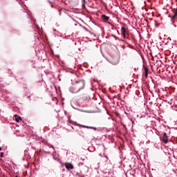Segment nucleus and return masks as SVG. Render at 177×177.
<instances>
[{"label":"nucleus","instance_id":"nucleus-4","mask_svg":"<svg viewBox=\"0 0 177 177\" xmlns=\"http://www.w3.org/2000/svg\"><path fill=\"white\" fill-rule=\"evenodd\" d=\"M79 127H81L82 128H86V129H93L94 131H97V129L96 127H88L82 124H80Z\"/></svg>","mask_w":177,"mask_h":177},{"label":"nucleus","instance_id":"nucleus-21","mask_svg":"<svg viewBox=\"0 0 177 177\" xmlns=\"http://www.w3.org/2000/svg\"><path fill=\"white\" fill-rule=\"evenodd\" d=\"M75 88H73L72 91H74Z\"/></svg>","mask_w":177,"mask_h":177},{"label":"nucleus","instance_id":"nucleus-12","mask_svg":"<svg viewBox=\"0 0 177 177\" xmlns=\"http://www.w3.org/2000/svg\"><path fill=\"white\" fill-rule=\"evenodd\" d=\"M104 157H105V158L106 159V161H107V160H109V157L106 155H104Z\"/></svg>","mask_w":177,"mask_h":177},{"label":"nucleus","instance_id":"nucleus-20","mask_svg":"<svg viewBox=\"0 0 177 177\" xmlns=\"http://www.w3.org/2000/svg\"><path fill=\"white\" fill-rule=\"evenodd\" d=\"M117 63H118V62L114 63L113 64H117Z\"/></svg>","mask_w":177,"mask_h":177},{"label":"nucleus","instance_id":"nucleus-8","mask_svg":"<svg viewBox=\"0 0 177 177\" xmlns=\"http://www.w3.org/2000/svg\"><path fill=\"white\" fill-rule=\"evenodd\" d=\"M67 169H74V165L71 163H67Z\"/></svg>","mask_w":177,"mask_h":177},{"label":"nucleus","instance_id":"nucleus-3","mask_svg":"<svg viewBox=\"0 0 177 177\" xmlns=\"http://www.w3.org/2000/svg\"><path fill=\"white\" fill-rule=\"evenodd\" d=\"M162 142L163 143H165V145H167V143H168L169 140H168V135L167 134V133H164L163 136H162Z\"/></svg>","mask_w":177,"mask_h":177},{"label":"nucleus","instance_id":"nucleus-5","mask_svg":"<svg viewBox=\"0 0 177 177\" xmlns=\"http://www.w3.org/2000/svg\"><path fill=\"white\" fill-rule=\"evenodd\" d=\"M143 67H144V71H145L144 75H145V78H147V76L149 75V68H147V66H145Z\"/></svg>","mask_w":177,"mask_h":177},{"label":"nucleus","instance_id":"nucleus-15","mask_svg":"<svg viewBox=\"0 0 177 177\" xmlns=\"http://www.w3.org/2000/svg\"><path fill=\"white\" fill-rule=\"evenodd\" d=\"M1 157H3V153H1Z\"/></svg>","mask_w":177,"mask_h":177},{"label":"nucleus","instance_id":"nucleus-1","mask_svg":"<svg viewBox=\"0 0 177 177\" xmlns=\"http://www.w3.org/2000/svg\"><path fill=\"white\" fill-rule=\"evenodd\" d=\"M85 86V81L80 80L79 82H75L72 87L69 88L71 93H77L81 89H84Z\"/></svg>","mask_w":177,"mask_h":177},{"label":"nucleus","instance_id":"nucleus-17","mask_svg":"<svg viewBox=\"0 0 177 177\" xmlns=\"http://www.w3.org/2000/svg\"><path fill=\"white\" fill-rule=\"evenodd\" d=\"M68 127L69 128H71V125H70V124H68Z\"/></svg>","mask_w":177,"mask_h":177},{"label":"nucleus","instance_id":"nucleus-19","mask_svg":"<svg viewBox=\"0 0 177 177\" xmlns=\"http://www.w3.org/2000/svg\"><path fill=\"white\" fill-rule=\"evenodd\" d=\"M1 150H2V148L0 147V151H1Z\"/></svg>","mask_w":177,"mask_h":177},{"label":"nucleus","instance_id":"nucleus-2","mask_svg":"<svg viewBox=\"0 0 177 177\" xmlns=\"http://www.w3.org/2000/svg\"><path fill=\"white\" fill-rule=\"evenodd\" d=\"M121 34L124 39L127 38L129 35V30L126 26H122L121 28Z\"/></svg>","mask_w":177,"mask_h":177},{"label":"nucleus","instance_id":"nucleus-9","mask_svg":"<svg viewBox=\"0 0 177 177\" xmlns=\"http://www.w3.org/2000/svg\"><path fill=\"white\" fill-rule=\"evenodd\" d=\"M14 117L17 122H20V121H21V117H19L17 115H15Z\"/></svg>","mask_w":177,"mask_h":177},{"label":"nucleus","instance_id":"nucleus-14","mask_svg":"<svg viewBox=\"0 0 177 177\" xmlns=\"http://www.w3.org/2000/svg\"><path fill=\"white\" fill-rule=\"evenodd\" d=\"M62 2L66 5V0H62Z\"/></svg>","mask_w":177,"mask_h":177},{"label":"nucleus","instance_id":"nucleus-7","mask_svg":"<svg viewBox=\"0 0 177 177\" xmlns=\"http://www.w3.org/2000/svg\"><path fill=\"white\" fill-rule=\"evenodd\" d=\"M102 19L103 21H109V20L110 19V17H107L106 15H102Z\"/></svg>","mask_w":177,"mask_h":177},{"label":"nucleus","instance_id":"nucleus-13","mask_svg":"<svg viewBox=\"0 0 177 177\" xmlns=\"http://www.w3.org/2000/svg\"><path fill=\"white\" fill-rule=\"evenodd\" d=\"M64 166H65L66 168H67V162L64 163Z\"/></svg>","mask_w":177,"mask_h":177},{"label":"nucleus","instance_id":"nucleus-11","mask_svg":"<svg viewBox=\"0 0 177 177\" xmlns=\"http://www.w3.org/2000/svg\"><path fill=\"white\" fill-rule=\"evenodd\" d=\"M59 15H62V13H64L66 15V8H61L59 10Z\"/></svg>","mask_w":177,"mask_h":177},{"label":"nucleus","instance_id":"nucleus-16","mask_svg":"<svg viewBox=\"0 0 177 177\" xmlns=\"http://www.w3.org/2000/svg\"><path fill=\"white\" fill-rule=\"evenodd\" d=\"M50 147H52L53 149H55V148H53V145H50Z\"/></svg>","mask_w":177,"mask_h":177},{"label":"nucleus","instance_id":"nucleus-6","mask_svg":"<svg viewBox=\"0 0 177 177\" xmlns=\"http://www.w3.org/2000/svg\"><path fill=\"white\" fill-rule=\"evenodd\" d=\"M53 158L55 160V161H60V159L59 158V155L56 154V153H53Z\"/></svg>","mask_w":177,"mask_h":177},{"label":"nucleus","instance_id":"nucleus-10","mask_svg":"<svg viewBox=\"0 0 177 177\" xmlns=\"http://www.w3.org/2000/svg\"><path fill=\"white\" fill-rule=\"evenodd\" d=\"M169 17H170L171 20H175V19H176L177 17V10H176V12H174V15L172 17L171 15H169Z\"/></svg>","mask_w":177,"mask_h":177},{"label":"nucleus","instance_id":"nucleus-18","mask_svg":"<svg viewBox=\"0 0 177 177\" xmlns=\"http://www.w3.org/2000/svg\"><path fill=\"white\" fill-rule=\"evenodd\" d=\"M109 24H110L111 26H113V24H111V23L109 22Z\"/></svg>","mask_w":177,"mask_h":177}]
</instances>
